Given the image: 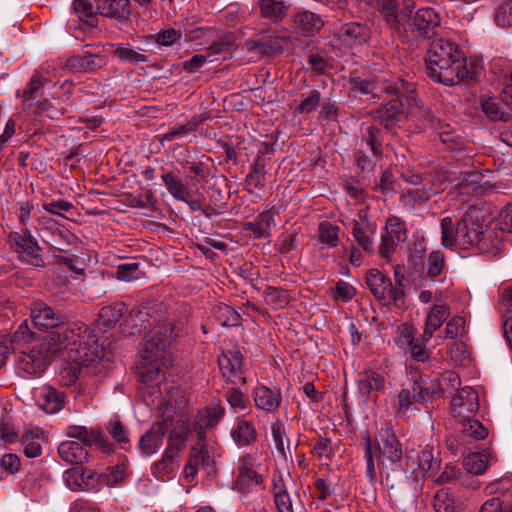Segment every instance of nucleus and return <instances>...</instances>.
<instances>
[{"mask_svg": "<svg viewBox=\"0 0 512 512\" xmlns=\"http://www.w3.org/2000/svg\"><path fill=\"white\" fill-rule=\"evenodd\" d=\"M30 317L34 328L46 331L44 336L51 334L59 336L63 342L62 351L69 347L77 355L80 362L91 361L98 349V338L94 330L81 322H68L66 317L59 311H55L42 301L31 304Z\"/></svg>", "mask_w": 512, "mask_h": 512, "instance_id": "obj_1", "label": "nucleus"}, {"mask_svg": "<svg viewBox=\"0 0 512 512\" xmlns=\"http://www.w3.org/2000/svg\"><path fill=\"white\" fill-rule=\"evenodd\" d=\"M351 91L361 94L371 93L374 98L381 100V105L372 112L373 119L391 130L403 120L406 115V107L410 105L419 107V99L415 93V86L403 79L377 84L368 79L353 77L350 80Z\"/></svg>", "mask_w": 512, "mask_h": 512, "instance_id": "obj_2", "label": "nucleus"}, {"mask_svg": "<svg viewBox=\"0 0 512 512\" xmlns=\"http://www.w3.org/2000/svg\"><path fill=\"white\" fill-rule=\"evenodd\" d=\"M425 64L428 76L447 86L471 77L463 51L457 43L447 38H438L430 43Z\"/></svg>", "mask_w": 512, "mask_h": 512, "instance_id": "obj_3", "label": "nucleus"}, {"mask_svg": "<svg viewBox=\"0 0 512 512\" xmlns=\"http://www.w3.org/2000/svg\"><path fill=\"white\" fill-rule=\"evenodd\" d=\"M182 322L175 323L169 320L157 324L146 336L141 350V357L144 360L140 376L144 382L153 383L160 379L162 368L161 362L164 358L166 348L181 331Z\"/></svg>", "mask_w": 512, "mask_h": 512, "instance_id": "obj_4", "label": "nucleus"}, {"mask_svg": "<svg viewBox=\"0 0 512 512\" xmlns=\"http://www.w3.org/2000/svg\"><path fill=\"white\" fill-rule=\"evenodd\" d=\"M466 249L476 246L482 253H496L498 244L494 241V231L489 228L487 217L476 206H469L461 216Z\"/></svg>", "mask_w": 512, "mask_h": 512, "instance_id": "obj_5", "label": "nucleus"}, {"mask_svg": "<svg viewBox=\"0 0 512 512\" xmlns=\"http://www.w3.org/2000/svg\"><path fill=\"white\" fill-rule=\"evenodd\" d=\"M396 284L382 271L371 268L366 272L365 284L374 298L385 305L402 308L405 305V293L402 285L403 276L395 273Z\"/></svg>", "mask_w": 512, "mask_h": 512, "instance_id": "obj_6", "label": "nucleus"}, {"mask_svg": "<svg viewBox=\"0 0 512 512\" xmlns=\"http://www.w3.org/2000/svg\"><path fill=\"white\" fill-rule=\"evenodd\" d=\"M62 344L59 336L51 334L42 336L38 343L19 358V367L29 375L42 373L53 358L62 354Z\"/></svg>", "mask_w": 512, "mask_h": 512, "instance_id": "obj_7", "label": "nucleus"}, {"mask_svg": "<svg viewBox=\"0 0 512 512\" xmlns=\"http://www.w3.org/2000/svg\"><path fill=\"white\" fill-rule=\"evenodd\" d=\"M187 431L188 426L185 423L178 424L170 431L162 458L152 465V474L155 477L165 480L173 475L186 448Z\"/></svg>", "mask_w": 512, "mask_h": 512, "instance_id": "obj_8", "label": "nucleus"}, {"mask_svg": "<svg viewBox=\"0 0 512 512\" xmlns=\"http://www.w3.org/2000/svg\"><path fill=\"white\" fill-rule=\"evenodd\" d=\"M377 446L384 458H386L396 468H392V474L386 473V482L393 488L403 476L404 470L397 465L402 458V447L398 441L392 427L389 423H385L379 430L376 438Z\"/></svg>", "mask_w": 512, "mask_h": 512, "instance_id": "obj_9", "label": "nucleus"}, {"mask_svg": "<svg viewBox=\"0 0 512 512\" xmlns=\"http://www.w3.org/2000/svg\"><path fill=\"white\" fill-rule=\"evenodd\" d=\"M407 114L416 118L423 129L433 128L437 131L440 141L450 150H459L462 145V138L448 124L437 120L429 109H425L419 99V107L410 105Z\"/></svg>", "mask_w": 512, "mask_h": 512, "instance_id": "obj_10", "label": "nucleus"}, {"mask_svg": "<svg viewBox=\"0 0 512 512\" xmlns=\"http://www.w3.org/2000/svg\"><path fill=\"white\" fill-rule=\"evenodd\" d=\"M7 241L22 262L33 267L45 266L44 258L39 253L41 247L30 229H25L23 232H10Z\"/></svg>", "mask_w": 512, "mask_h": 512, "instance_id": "obj_11", "label": "nucleus"}, {"mask_svg": "<svg viewBox=\"0 0 512 512\" xmlns=\"http://www.w3.org/2000/svg\"><path fill=\"white\" fill-rule=\"evenodd\" d=\"M437 454H439L437 452ZM406 468L416 478H429L436 475L440 469L441 460L429 446L412 449L406 454Z\"/></svg>", "mask_w": 512, "mask_h": 512, "instance_id": "obj_12", "label": "nucleus"}, {"mask_svg": "<svg viewBox=\"0 0 512 512\" xmlns=\"http://www.w3.org/2000/svg\"><path fill=\"white\" fill-rule=\"evenodd\" d=\"M377 5L378 12L388 28L399 32L400 28L409 22L416 0H378Z\"/></svg>", "mask_w": 512, "mask_h": 512, "instance_id": "obj_13", "label": "nucleus"}, {"mask_svg": "<svg viewBox=\"0 0 512 512\" xmlns=\"http://www.w3.org/2000/svg\"><path fill=\"white\" fill-rule=\"evenodd\" d=\"M480 107L491 121H512V85H503L498 98L481 97Z\"/></svg>", "mask_w": 512, "mask_h": 512, "instance_id": "obj_14", "label": "nucleus"}, {"mask_svg": "<svg viewBox=\"0 0 512 512\" xmlns=\"http://www.w3.org/2000/svg\"><path fill=\"white\" fill-rule=\"evenodd\" d=\"M440 24L441 18L439 14L430 7L418 9L413 18H410L408 22L413 36L424 39H431L437 36Z\"/></svg>", "mask_w": 512, "mask_h": 512, "instance_id": "obj_15", "label": "nucleus"}, {"mask_svg": "<svg viewBox=\"0 0 512 512\" xmlns=\"http://www.w3.org/2000/svg\"><path fill=\"white\" fill-rule=\"evenodd\" d=\"M264 478L257 469L255 459L245 455L240 459L235 486L239 492L250 493L258 487L264 489Z\"/></svg>", "mask_w": 512, "mask_h": 512, "instance_id": "obj_16", "label": "nucleus"}, {"mask_svg": "<svg viewBox=\"0 0 512 512\" xmlns=\"http://www.w3.org/2000/svg\"><path fill=\"white\" fill-rule=\"evenodd\" d=\"M172 425L173 419L170 417L154 423L138 441V448L142 455L149 457L157 453L163 445L164 437Z\"/></svg>", "mask_w": 512, "mask_h": 512, "instance_id": "obj_17", "label": "nucleus"}, {"mask_svg": "<svg viewBox=\"0 0 512 512\" xmlns=\"http://www.w3.org/2000/svg\"><path fill=\"white\" fill-rule=\"evenodd\" d=\"M479 409V396L471 387L461 388L451 400L452 416L456 420H467Z\"/></svg>", "mask_w": 512, "mask_h": 512, "instance_id": "obj_18", "label": "nucleus"}, {"mask_svg": "<svg viewBox=\"0 0 512 512\" xmlns=\"http://www.w3.org/2000/svg\"><path fill=\"white\" fill-rule=\"evenodd\" d=\"M377 233V225L375 222L369 220L367 214L360 213L358 219L353 221L351 234L365 253L373 254L375 251V236Z\"/></svg>", "mask_w": 512, "mask_h": 512, "instance_id": "obj_19", "label": "nucleus"}, {"mask_svg": "<svg viewBox=\"0 0 512 512\" xmlns=\"http://www.w3.org/2000/svg\"><path fill=\"white\" fill-rule=\"evenodd\" d=\"M289 42L288 37L268 34L256 39H248L244 46L248 52H256L260 56H272L281 54Z\"/></svg>", "mask_w": 512, "mask_h": 512, "instance_id": "obj_20", "label": "nucleus"}, {"mask_svg": "<svg viewBox=\"0 0 512 512\" xmlns=\"http://www.w3.org/2000/svg\"><path fill=\"white\" fill-rule=\"evenodd\" d=\"M462 219L446 216L440 220L441 245L446 249H466Z\"/></svg>", "mask_w": 512, "mask_h": 512, "instance_id": "obj_21", "label": "nucleus"}, {"mask_svg": "<svg viewBox=\"0 0 512 512\" xmlns=\"http://www.w3.org/2000/svg\"><path fill=\"white\" fill-rule=\"evenodd\" d=\"M387 380L383 373L372 368H366L357 380V388L359 394L367 399L377 398L378 394L383 393L386 389Z\"/></svg>", "mask_w": 512, "mask_h": 512, "instance_id": "obj_22", "label": "nucleus"}, {"mask_svg": "<svg viewBox=\"0 0 512 512\" xmlns=\"http://www.w3.org/2000/svg\"><path fill=\"white\" fill-rule=\"evenodd\" d=\"M220 371L227 381L235 385H246V377L243 376L242 356L239 351H227L218 357Z\"/></svg>", "mask_w": 512, "mask_h": 512, "instance_id": "obj_23", "label": "nucleus"}, {"mask_svg": "<svg viewBox=\"0 0 512 512\" xmlns=\"http://www.w3.org/2000/svg\"><path fill=\"white\" fill-rule=\"evenodd\" d=\"M339 40L351 47L367 44L372 36V31L366 23L348 22L342 24L337 32Z\"/></svg>", "mask_w": 512, "mask_h": 512, "instance_id": "obj_24", "label": "nucleus"}, {"mask_svg": "<svg viewBox=\"0 0 512 512\" xmlns=\"http://www.w3.org/2000/svg\"><path fill=\"white\" fill-rule=\"evenodd\" d=\"M64 351H68L69 358L73 361V363H66L60 370L58 374V380L63 386H71L76 383L78 380L81 366H89L93 364L97 359L101 357V349L98 345L97 352L95 353V357L91 359V361L87 362H80L77 360V355H79L76 350H73V347H69L65 349Z\"/></svg>", "mask_w": 512, "mask_h": 512, "instance_id": "obj_25", "label": "nucleus"}, {"mask_svg": "<svg viewBox=\"0 0 512 512\" xmlns=\"http://www.w3.org/2000/svg\"><path fill=\"white\" fill-rule=\"evenodd\" d=\"M255 406L266 412H274L282 402L279 389H272L264 385L257 386L252 392Z\"/></svg>", "mask_w": 512, "mask_h": 512, "instance_id": "obj_26", "label": "nucleus"}, {"mask_svg": "<svg viewBox=\"0 0 512 512\" xmlns=\"http://www.w3.org/2000/svg\"><path fill=\"white\" fill-rule=\"evenodd\" d=\"M67 65L76 71L92 72L106 65V57L85 51L81 55L69 57Z\"/></svg>", "mask_w": 512, "mask_h": 512, "instance_id": "obj_27", "label": "nucleus"}, {"mask_svg": "<svg viewBox=\"0 0 512 512\" xmlns=\"http://www.w3.org/2000/svg\"><path fill=\"white\" fill-rule=\"evenodd\" d=\"M42 240L52 248L66 252L76 242V236L68 229L57 225L47 234H39Z\"/></svg>", "mask_w": 512, "mask_h": 512, "instance_id": "obj_28", "label": "nucleus"}, {"mask_svg": "<svg viewBox=\"0 0 512 512\" xmlns=\"http://www.w3.org/2000/svg\"><path fill=\"white\" fill-rule=\"evenodd\" d=\"M78 441L68 440L58 447V454L62 460L72 465H82L88 457V452Z\"/></svg>", "mask_w": 512, "mask_h": 512, "instance_id": "obj_29", "label": "nucleus"}, {"mask_svg": "<svg viewBox=\"0 0 512 512\" xmlns=\"http://www.w3.org/2000/svg\"><path fill=\"white\" fill-rule=\"evenodd\" d=\"M294 24L299 33L310 36L319 32L324 22L318 14L311 11H302L295 15Z\"/></svg>", "mask_w": 512, "mask_h": 512, "instance_id": "obj_30", "label": "nucleus"}, {"mask_svg": "<svg viewBox=\"0 0 512 512\" xmlns=\"http://www.w3.org/2000/svg\"><path fill=\"white\" fill-rule=\"evenodd\" d=\"M231 437L238 446H250L256 442L257 432L252 422L238 418L231 430Z\"/></svg>", "mask_w": 512, "mask_h": 512, "instance_id": "obj_31", "label": "nucleus"}, {"mask_svg": "<svg viewBox=\"0 0 512 512\" xmlns=\"http://www.w3.org/2000/svg\"><path fill=\"white\" fill-rule=\"evenodd\" d=\"M273 225L274 214L270 210H265L254 221L245 223L244 229L252 231L255 238L261 239L270 237Z\"/></svg>", "mask_w": 512, "mask_h": 512, "instance_id": "obj_32", "label": "nucleus"}, {"mask_svg": "<svg viewBox=\"0 0 512 512\" xmlns=\"http://www.w3.org/2000/svg\"><path fill=\"white\" fill-rule=\"evenodd\" d=\"M416 385V380L413 378L410 386L401 389V391L398 393L397 401L395 404L397 413H406L412 404L423 402L421 389L419 390Z\"/></svg>", "mask_w": 512, "mask_h": 512, "instance_id": "obj_33", "label": "nucleus"}, {"mask_svg": "<svg viewBox=\"0 0 512 512\" xmlns=\"http://www.w3.org/2000/svg\"><path fill=\"white\" fill-rule=\"evenodd\" d=\"M126 312V305L123 302H116L112 305L101 308L97 325L100 330L113 327Z\"/></svg>", "mask_w": 512, "mask_h": 512, "instance_id": "obj_34", "label": "nucleus"}, {"mask_svg": "<svg viewBox=\"0 0 512 512\" xmlns=\"http://www.w3.org/2000/svg\"><path fill=\"white\" fill-rule=\"evenodd\" d=\"M225 414L224 407L218 403L206 407L198 414L196 425L199 426L196 432H201L204 436V428H213L223 418Z\"/></svg>", "mask_w": 512, "mask_h": 512, "instance_id": "obj_35", "label": "nucleus"}, {"mask_svg": "<svg viewBox=\"0 0 512 512\" xmlns=\"http://www.w3.org/2000/svg\"><path fill=\"white\" fill-rule=\"evenodd\" d=\"M129 0H103L97 10L104 16L126 19L130 15Z\"/></svg>", "mask_w": 512, "mask_h": 512, "instance_id": "obj_36", "label": "nucleus"}, {"mask_svg": "<svg viewBox=\"0 0 512 512\" xmlns=\"http://www.w3.org/2000/svg\"><path fill=\"white\" fill-rule=\"evenodd\" d=\"M340 227L329 221H322L319 223L316 230V237L323 245L322 248H334L340 242Z\"/></svg>", "mask_w": 512, "mask_h": 512, "instance_id": "obj_37", "label": "nucleus"}, {"mask_svg": "<svg viewBox=\"0 0 512 512\" xmlns=\"http://www.w3.org/2000/svg\"><path fill=\"white\" fill-rule=\"evenodd\" d=\"M64 403V395L52 386H44L41 392L39 406L47 413L58 412Z\"/></svg>", "mask_w": 512, "mask_h": 512, "instance_id": "obj_38", "label": "nucleus"}, {"mask_svg": "<svg viewBox=\"0 0 512 512\" xmlns=\"http://www.w3.org/2000/svg\"><path fill=\"white\" fill-rule=\"evenodd\" d=\"M449 316V307L446 305H434L426 320L424 336L431 338L436 330H438L443 322Z\"/></svg>", "mask_w": 512, "mask_h": 512, "instance_id": "obj_39", "label": "nucleus"}, {"mask_svg": "<svg viewBox=\"0 0 512 512\" xmlns=\"http://www.w3.org/2000/svg\"><path fill=\"white\" fill-rule=\"evenodd\" d=\"M426 276L431 279L439 278V281L444 280L446 271V263L443 252L434 250L430 252L425 262Z\"/></svg>", "mask_w": 512, "mask_h": 512, "instance_id": "obj_40", "label": "nucleus"}, {"mask_svg": "<svg viewBox=\"0 0 512 512\" xmlns=\"http://www.w3.org/2000/svg\"><path fill=\"white\" fill-rule=\"evenodd\" d=\"M44 440L43 432L39 429L29 430L22 436L23 453L28 458H35L41 455V444Z\"/></svg>", "mask_w": 512, "mask_h": 512, "instance_id": "obj_41", "label": "nucleus"}, {"mask_svg": "<svg viewBox=\"0 0 512 512\" xmlns=\"http://www.w3.org/2000/svg\"><path fill=\"white\" fill-rule=\"evenodd\" d=\"M361 141L369 147L373 156H382L384 137L381 128L373 125L367 127Z\"/></svg>", "mask_w": 512, "mask_h": 512, "instance_id": "obj_42", "label": "nucleus"}, {"mask_svg": "<svg viewBox=\"0 0 512 512\" xmlns=\"http://www.w3.org/2000/svg\"><path fill=\"white\" fill-rule=\"evenodd\" d=\"M265 163L258 156L251 168V171L245 179L246 187L249 193H253L255 189L262 188L265 184Z\"/></svg>", "mask_w": 512, "mask_h": 512, "instance_id": "obj_43", "label": "nucleus"}, {"mask_svg": "<svg viewBox=\"0 0 512 512\" xmlns=\"http://www.w3.org/2000/svg\"><path fill=\"white\" fill-rule=\"evenodd\" d=\"M301 101L293 102L294 109L299 114H310L315 112L322 101V95L317 89H311L301 94Z\"/></svg>", "mask_w": 512, "mask_h": 512, "instance_id": "obj_44", "label": "nucleus"}, {"mask_svg": "<svg viewBox=\"0 0 512 512\" xmlns=\"http://www.w3.org/2000/svg\"><path fill=\"white\" fill-rule=\"evenodd\" d=\"M202 121L200 116L195 115L185 124L170 128L161 136V141H173L174 139L186 137L190 132L196 131Z\"/></svg>", "mask_w": 512, "mask_h": 512, "instance_id": "obj_45", "label": "nucleus"}, {"mask_svg": "<svg viewBox=\"0 0 512 512\" xmlns=\"http://www.w3.org/2000/svg\"><path fill=\"white\" fill-rule=\"evenodd\" d=\"M265 303L272 309H281L290 302V294L287 290L273 286H267L263 291Z\"/></svg>", "mask_w": 512, "mask_h": 512, "instance_id": "obj_46", "label": "nucleus"}, {"mask_svg": "<svg viewBox=\"0 0 512 512\" xmlns=\"http://www.w3.org/2000/svg\"><path fill=\"white\" fill-rule=\"evenodd\" d=\"M416 387L420 390L423 396V402L427 399L441 397L444 392L440 386L439 379L431 380L427 375H419L415 377Z\"/></svg>", "mask_w": 512, "mask_h": 512, "instance_id": "obj_47", "label": "nucleus"}, {"mask_svg": "<svg viewBox=\"0 0 512 512\" xmlns=\"http://www.w3.org/2000/svg\"><path fill=\"white\" fill-rule=\"evenodd\" d=\"M237 48L235 38L232 34L223 35L219 40L214 41L207 49L209 58L214 55H219L226 59Z\"/></svg>", "mask_w": 512, "mask_h": 512, "instance_id": "obj_48", "label": "nucleus"}, {"mask_svg": "<svg viewBox=\"0 0 512 512\" xmlns=\"http://www.w3.org/2000/svg\"><path fill=\"white\" fill-rule=\"evenodd\" d=\"M213 316L221 326H237L240 324V314L231 306L219 304L213 308Z\"/></svg>", "mask_w": 512, "mask_h": 512, "instance_id": "obj_49", "label": "nucleus"}, {"mask_svg": "<svg viewBox=\"0 0 512 512\" xmlns=\"http://www.w3.org/2000/svg\"><path fill=\"white\" fill-rule=\"evenodd\" d=\"M459 424H461V433L470 437L474 440H482L485 439L488 435V429L473 416L469 417L467 420H457Z\"/></svg>", "mask_w": 512, "mask_h": 512, "instance_id": "obj_50", "label": "nucleus"}, {"mask_svg": "<svg viewBox=\"0 0 512 512\" xmlns=\"http://www.w3.org/2000/svg\"><path fill=\"white\" fill-rule=\"evenodd\" d=\"M224 398L236 412L245 410L250 403L249 396L237 386H230L224 392Z\"/></svg>", "mask_w": 512, "mask_h": 512, "instance_id": "obj_51", "label": "nucleus"}, {"mask_svg": "<svg viewBox=\"0 0 512 512\" xmlns=\"http://www.w3.org/2000/svg\"><path fill=\"white\" fill-rule=\"evenodd\" d=\"M162 181L167 187L169 193L177 200H186V196L189 195V191L182 183L180 178L172 172L164 173Z\"/></svg>", "mask_w": 512, "mask_h": 512, "instance_id": "obj_52", "label": "nucleus"}, {"mask_svg": "<svg viewBox=\"0 0 512 512\" xmlns=\"http://www.w3.org/2000/svg\"><path fill=\"white\" fill-rule=\"evenodd\" d=\"M114 55L117 56L121 62H126L132 65L148 61L147 55L136 51L130 44H120L115 49Z\"/></svg>", "mask_w": 512, "mask_h": 512, "instance_id": "obj_53", "label": "nucleus"}, {"mask_svg": "<svg viewBox=\"0 0 512 512\" xmlns=\"http://www.w3.org/2000/svg\"><path fill=\"white\" fill-rule=\"evenodd\" d=\"M259 7L262 16L273 21L281 19L286 10L282 0H259Z\"/></svg>", "mask_w": 512, "mask_h": 512, "instance_id": "obj_54", "label": "nucleus"}, {"mask_svg": "<svg viewBox=\"0 0 512 512\" xmlns=\"http://www.w3.org/2000/svg\"><path fill=\"white\" fill-rule=\"evenodd\" d=\"M198 441L197 443L191 448L189 461L197 466L201 465H209L210 463V455L206 448V443L204 436L201 432H197Z\"/></svg>", "mask_w": 512, "mask_h": 512, "instance_id": "obj_55", "label": "nucleus"}, {"mask_svg": "<svg viewBox=\"0 0 512 512\" xmlns=\"http://www.w3.org/2000/svg\"><path fill=\"white\" fill-rule=\"evenodd\" d=\"M487 464V456L479 452L470 453L464 459V466L467 471L475 475L483 473Z\"/></svg>", "mask_w": 512, "mask_h": 512, "instance_id": "obj_56", "label": "nucleus"}, {"mask_svg": "<svg viewBox=\"0 0 512 512\" xmlns=\"http://www.w3.org/2000/svg\"><path fill=\"white\" fill-rule=\"evenodd\" d=\"M385 233L396 239V242H404L407 238V230L404 222L398 217H390L385 225Z\"/></svg>", "mask_w": 512, "mask_h": 512, "instance_id": "obj_57", "label": "nucleus"}, {"mask_svg": "<svg viewBox=\"0 0 512 512\" xmlns=\"http://www.w3.org/2000/svg\"><path fill=\"white\" fill-rule=\"evenodd\" d=\"M494 21L501 28L512 26V0H506L495 10Z\"/></svg>", "mask_w": 512, "mask_h": 512, "instance_id": "obj_58", "label": "nucleus"}, {"mask_svg": "<svg viewBox=\"0 0 512 512\" xmlns=\"http://www.w3.org/2000/svg\"><path fill=\"white\" fill-rule=\"evenodd\" d=\"M74 12L80 19H86L90 25H94V20L97 12L95 11L92 3L88 0H74L72 4Z\"/></svg>", "mask_w": 512, "mask_h": 512, "instance_id": "obj_59", "label": "nucleus"}, {"mask_svg": "<svg viewBox=\"0 0 512 512\" xmlns=\"http://www.w3.org/2000/svg\"><path fill=\"white\" fill-rule=\"evenodd\" d=\"M64 480L67 487L72 491H84L87 488L83 480V473H80L79 465L64 472Z\"/></svg>", "mask_w": 512, "mask_h": 512, "instance_id": "obj_60", "label": "nucleus"}, {"mask_svg": "<svg viewBox=\"0 0 512 512\" xmlns=\"http://www.w3.org/2000/svg\"><path fill=\"white\" fill-rule=\"evenodd\" d=\"M377 189H380L381 193L388 198L393 197L397 193L398 183L394 178L392 172L385 170L376 185Z\"/></svg>", "mask_w": 512, "mask_h": 512, "instance_id": "obj_61", "label": "nucleus"}, {"mask_svg": "<svg viewBox=\"0 0 512 512\" xmlns=\"http://www.w3.org/2000/svg\"><path fill=\"white\" fill-rule=\"evenodd\" d=\"M433 507L435 512H454V500L446 490H440L434 496Z\"/></svg>", "mask_w": 512, "mask_h": 512, "instance_id": "obj_62", "label": "nucleus"}, {"mask_svg": "<svg viewBox=\"0 0 512 512\" xmlns=\"http://www.w3.org/2000/svg\"><path fill=\"white\" fill-rule=\"evenodd\" d=\"M331 291L333 298L342 302L350 301L356 294L355 288L344 280H339Z\"/></svg>", "mask_w": 512, "mask_h": 512, "instance_id": "obj_63", "label": "nucleus"}, {"mask_svg": "<svg viewBox=\"0 0 512 512\" xmlns=\"http://www.w3.org/2000/svg\"><path fill=\"white\" fill-rule=\"evenodd\" d=\"M479 512H512V501L504 505L499 497H493L484 502Z\"/></svg>", "mask_w": 512, "mask_h": 512, "instance_id": "obj_64", "label": "nucleus"}]
</instances>
